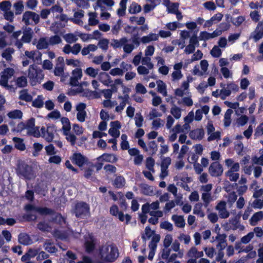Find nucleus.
I'll list each match as a JSON object with an SVG mask.
<instances>
[{
    "instance_id": "15",
    "label": "nucleus",
    "mask_w": 263,
    "mask_h": 263,
    "mask_svg": "<svg viewBox=\"0 0 263 263\" xmlns=\"http://www.w3.org/2000/svg\"><path fill=\"white\" fill-rule=\"evenodd\" d=\"M97 159L98 160H100V159L102 160V161L108 162H111V163H115L117 161L118 158L117 157L112 154H107V153H104L102 154L101 156L99 157Z\"/></svg>"
},
{
    "instance_id": "48",
    "label": "nucleus",
    "mask_w": 263,
    "mask_h": 263,
    "mask_svg": "<svg viewBox=\"0 0 263 263\" xmlns=\"http://www.w3.org/2000/svg\"><path fill=\"white\" fill-rule=\"evenodd\" d=\"M210 53L214 58H219L221 56L222 52L221 49L217 46H214L210 51Z\"/></svg>"
},
{
    "instance_id": "24",
    "label": "nucleus",
    "mask_w": 263,
    "mask_h": 263,
    "mask_svg": "<svg viewBox=\"0 0 263 263\" xmlns=\"http://www.w3.org/2000/svg\"><path fill=\"white\" fill-rule=\"evenodd\" d=\"M263 218V212L259 211L254 213L250 219V223L251 226H255L256 223Z\"/></svg>"
},
{
    "instance_id": "33",
    "label": "nucleus",
    "mask_w": 263,
    "mask_h": 263,
    "mask_svg": "<svg viewBox=\"0 0 263 263\" xmlns=\"http://www.w3.org/2000/svg\"><path fill=\"white\" fill-rule=\"evenodd\" d=\"M18 98L27 102H31L32 100V96L27 92V90L26 89L21 91V94Z\"/></svg>"
},
{
    "instance_id": "9",
    "label": "nucleus",
    "mask_w": 263,
    "mask_h": 263,
    "mask_svg": "<svg viewBox=\"0 0 263 263\" xmlns=\"http://www.w3.org/2000/svg\"><path fill=\"white\" fill-rule=\"evenodd\" d=\"M30 19H31L35 24H37L40 22V15L32 11H26L23 14L22 21L27 26L30 24L29 22Z\"/></svg>"
},
{
    "instance_id": "5",
    "label": "nucleus",
    "mask_w": 263,
    "mask_h": 263,
    "mask_svg": "<svg viewBox=\"0 0 263 263\" xmlns=\"http://www.w3.org/2000/svg\"><path fill=\"white\" fill-rule=\"evenodd\" d=\"M90 208L88 204L83 201L77 202L73 209V213L77 218H84L89 214Z\"/></svg>"
},
{
    "instance_id": "2",
    "label": "nucleus",
    "mask_w": 263,
    "mask_h": 263,
    "mask_svg": "<svg viewBox=\"0 0 263 263\" xmlns=\"http://www.w3.org/2000/svg\"><path fill=\"white\" fill-rule=\"evenodd\" d=\"M251 18L255 23L258 22L255 30L251 33L249 39L256 42L263 37V21L259 22L260 15L258 11L255 10L251 12L250 14Z\"/></svg>"
},
{
    "instance_id": "28",
    "label": "nucleus",
    "mask_w": 263,
    "mask_h": 263,
    "mask_svg": "<svg viewBox=\"0 0 263 263\" xmlns=\"http://www.w3.org/2000/svg\"><path fill=\"white\" fill-rule=\"evenodd\" d=\"M14 52V49L11 47L6 48L2 53V56L7 61H11L12 60V54Z\"/></svg>"
},
{
    "instance_id": "34",
    "label": "nucleus",
    "mask_w": 263,
    "mask_h": 263,
    "mask_svg": "<svg viewBox=\"0 0 263 263\" xmlns=\"http://www.w3.org/2000/svg\"><path fill=\"white\" fill-rule=\"evenodd\" d=\"M141 11V7L135 2H133L128 8L129 13L130 14H136Z\"/></svg>"
},
{
    "instance_id": "38",
    "label": "nucleus",
    "mask_w": 263,
    "mask_h": 263,
    "mask_svg": "<svg viewBox=\"0 0 263 263\" xmlns=\"http://www.w3.org/2000/svg\"><path fill=\"white\" fill-rule=\"evenodd\" d=\"M16 85L18 87H25L27 85V80L26 77L21 76L18 77L16 80Z\"/></svg>"
},
{
    "instance_id": "10",
    "label": "nucleus",
    "mask_w": 263,
    "mask_h": 263,
    "mask_svg": "<svg viewBox=\"0 0 263 263\" xmlns=\"http://www.w3.org/2000/svg\"><path fill=\"white\" fill-rule=\"evenodd\" d=\"M71 161L79 167H81L86 164L88 161L87 157L80 153H74L70 157Z\"/></svg>"
},
{
    "instance_id": "22",
    "label": "nucleus",
    "mask_w": 263,
    "mask_h": 263,
    "mask_svg": "<svg viewBox=\"0 0 263 263\" xmlns=\"http://www.w3.org/2000/svg\"><path fill=\"white\" fill-rule=\"evenodd\" d=\"M61 121L63 124L62 130L63 131L64 135H67V132H69L71 129L70 122L69 120L67 117H62Z\"/></svg>"
},
{
    "instance_id": "50",
    "label": "nucleus",
    "mask_w": 263,
    "mask_h": 263,
    "mask_svg": "<svg viewBox=\"0 0 263 263\" xmlns=\"http://www.w3.org/2000/svg\"><path fill=\"white\" fill-rule=\"evenodd\" d=\"M171 113L176 119H179L181 116V109L177 106H175L171 108Z\"/></svg>"
},
{
    "instance_id": "55",
    "label": "nucleus",
    "mask_w": 263,
    "mask_h": 263,
    "mask_svg": "<svg viewBox=\"0 0 263 263\" xmlns=\"http://www.w3.org/2000/svg\"><path fill=\"white\" fill-rule=\"evenodd\" d=\"M46 150V152L47 155L52 156L56 154V151H55V147L53 144H50L47 146H46L45 147Z\"/></svg>"
},
{
    "instance_id": "45",
    "label": "nucleus",
    "mask_w": 263,
    "mask_h": 263,
    "mask_svg": "<svg viewBox=\"0 0 263 263\" xmlns=\"http://www.w3.org/2000/svg\"><path fill=\"white\" fill-rule=\"evenodd\" d=\"M89 18L88 20V24L90 26H95L99 23V20L96 18V15L95 13H89Z\"/></svg>"
},
{
    "instance_id": "4",
    "label": "nucleus",
    "mask_w": 263,
    "mask_h": 263,
    "mask_svg": "<svg viewBox=\"0 0 263 263\" xmlns=\"http://www.w3.org/2000/svg\"><path fill=\"white\" fill-rule=\"evenodd\" d=\"M44 74L43 70L37 68L34 64L30 65L28 68V78L29 79L30 85L32 86L37 83H41L44 79Z\"/></svg>"
},
{
    "instance_id": "11",
    "label": "nucleus",
    "mask_w": 263,
    "mask_h": 263,
    "mask_svg": "<svg viewBox=\"0 0 263 263\" xmlns=\"http://www.w3.org/2000/svg\"><path fill=\"white\" fill-rule=\"evenodd\" d=\"M204 136V132L202 128H197L191 130L189 134L190 137L193 140H201Z\"/></svg>"
},
{
    "instance_id": "32",
    "label": "nucleus",
    "mask_w": 263,
    "mask_h": 263,
    "mask_svg": "<svg viewBox=\"0 0 263 263\" xmlns=\"http://www.w3.org/2000/svg\"><path fill=\"white\" fill-rule=\"evenodd\" d=\"M8 117L10 119H20L23 117V113L21 110L15 109L9 112L7 114Z\"/></svg>"
},
{
    "instance_id": "40",
    "label": "nucleus",
    "mask_w": 263,
    "mask_h": 263,
    "mask_svg": "<svg viewBox=\"0 0 263 263\" xmlns=\"http://www.w3.org/2000/svg\"><path fill=\"white\" fill-rule=\"evenodd\" d=\"M158 91L160 93L166 95V86L165 84L162 80L157 81Z\"/></svg>"
},
{
    "instance_id": "17",
    "label": "nucleus",
    "mask_w": 263,
    "mask_h": 263,
    "mask_svg": "<svg viewBox=\"0 0 263 263\" xmlns=\"http://www.w3.org/2000/svg\"><path fill=\"white\" fill-rule=\"evenodd\" d=\"M84 11L82 10H80L78 11L75 12L74 13V18H70L69 20L75 24L81 25L83 24L82 21L80 19L84 17Z\"/></svg>"
},
{
    "instance_id": "31",
    "label": "nucleus",
    "mask_w": 263,
    "mask_h": 263,
    "mask_svg": "<svg viewBox=\"0 0 263 263\" xmlns=\"http://www.w3.org/2000/svg\"><path fill=\"white\" fill-rule=\"evenodd\" d=\"M233 111L231 108L228 109L225 112L224 117V125L225 127H228L230 125L231 122V117Z\"/></svg>"
},
{
    "instance_id": "21",
    "label": "nucleus",
    "mask_w": 263,
    "mask_h": 263,
    "mask_svg": "<svg viewBox=\"0 0 263 263\" xmlns=\"http://www.w3.org/2000/svg\"><path fill=\"white\" fill-rule=\"evenodd\" d=\"M125 184V179L121 175L117 176L112 182V185L117 189H122Z\"/></svg>"
},
{
    "instance_id": "23",
    "label": "nucleus",
    "mask_w": 263,
    "mask_h": 263,
    "mask_svg": "<svg viewBox=\"0 0 263 263\" xmlns=\"http://www.w3.org/2000/svg\"><path fill=\"white\" fill-rule=\"evenodd\" d=\"M44 248L46 251L50 253H55L58 249L54 245V243L51 240H46L44 243Z\"/></svg>"
},
{
    "instance_id": "41",
    "label": "nucleus",
    "mask_w": 263,
    "mask_h": 263,
    "mask_svg": "<svg viewBox=\"0 0 263 263\" xmlns=\"http://www.w3.org/2000/svg\"><path fill=\"white\" fill-rule=\"evenodd\" d=\"M44 102L43 101L42 96H38L32 103V106L36 108H42L43 106Z\"/></svg>"
},
{
    "instance_id": "62",
    "label": "nucleus",
    "mask_w": 263,
    "mask_h": 263,
    "mask_svg": "<svg viewBox=\"0 0 263 263\" xmlns=\"http://www.w3.org/2000/svg\"><path fill=\"white\" fill-rule=\"evenodd\" d=\"M160 227L161 229H165L169 231H172L173 229L172 224L167 221L161 222Z\"/></svg>"
},
{
    "instance_id": "53",
    "label": "nucleus",
    "mask_w": 263,
    "mask_h": 263,
    "mask_svg": "<svg viewBox=\"0 0 263 263\" xmlns=\"http://www.w3.org/2000/svg\"><path fill=\"white\" fill-rule=\"evenodd\" d=\"M85 73L92 78H95L98 73V70L89 67L86 68Z\"/></svg>"
},
{
    "instance_id": "7",
    "label": "nucleus",
    "mask_w": 263,
    "mask_h": 263,
    "mask_svg": "<svg viewBox=\"0 0 263 263\" xmlns=\"http://www.w3.org/2000/svg\"><path fill=\"white\" fill-rule=\"evenodd\" d=\"M239 164L238 162H235L225 173L226 176L228 177L231 181H236L239 177V174L237 173L239 171Z\"/></svg>"
},
{
    "instance_id": "8",
    "label": "nucleus",
    "mask_w": 263,
    "mask_h": 263,
    "mask_svg": "<svg viewBox=\"0 0 263 263\" xmlns=\"http://www.w3.org/2000/svg\"><path fill=\"white\" fill-rule=\"evenodd\" d=\"M223 167L218 161L212 162L209 168V172L211 176L213 177H219L223 173Z\"/></svg>"
},
{
    "instance_id": "59",
    "label": "nucleus",
    "mask_w": 263,
    "mask_h": 263,
    "mask_svg": "<svg viewBox=\"0 0 263 263\" xmlns=\"http://www.w3.org/2000/svg\"><path fill=\"white\" fill-rule=\"evenodd\" d=\"M199 37L198 38L196 34L194 33L190 38L189 44L196 47H198L199 45Z\"/></svg>"
},
{
    "instance_id": "52",
    "label": "nucleus",
    "mask_w": 263,
    "mask_h": 263,
    "mask_svg": "<svg viewBox=\"0 0 263 263\" xmlns=\"http://www.w3.org/2000/svg\"><path fill=\"white\" fill-rule=\"evenodd\" d=\"M65 219L60 213H57L55 216L52 217L51 221L57 224H61L62 221H64Z\"/></svg>"
},
{
    "instance_id": "37",
    "label": "nucleus",
    "mask_w": 263,
    "mask_h": 263,
    "mask_svg": "<svg viewBox=\"0 0 263 263\" xmlns=\"http://www.w3.org/2000/svg\"><path fill=\"white\" fill-rule=\"evenodd\" d=\"M202 204L201 203H196L193 209V213L198 215L200 217H203L205 216L204 213L201 210Z\"/></svg>"
},
{
    "instance_id": "60",
    "label": "nucleus",
    "mask_w": 263,
    "mask_h": 263,
    "mask_svg": "<svg viewBox=\"0 0 263 263\" xmlns=\"http://www.w3.org/2000/svg\"><path fill=\"white\" fill-rule=\"evenodd\" d=\"M254 237V233L250 232L247 235L243 236L241 238V241L244 244H247L250 242L251 239Z\"/></svg>"
},
{
    "instance_id": "26",
    "label": "nucleus",
    "mask_w": 263,
    "mask_h": 263,
    "mask_svg": "<svg viewBox=\"0 0 263 263\" xmlns=\"http://www.w3.org/2000/svg\"><path fill=\"white\" fill-rule=\"evenodd\" d=\"M127 39L125 37H122L119 40L113 39L112 40L111 45L114 48L117 49L122 47L123 44L127 43Z\"/></svg>"
},
{
    "instance_id": "49",
    "label": "nucleus",
    "mask_w": 263,
    "mask_h": 263,
    "mask_svg": "<svg viewBox=\"0 0 263 263\" xmlns=\"http://www.w3.org/2000/svg\"><path fill=\"white\" fill-rule=\"evenodd\" d=\"M64 39L68 43L76 42L78 40L77 36L73 33H67L64 36Z\"/></svg>"
},
{
    "instance_id": "16",
    "label": "nucleus",
    "mask_w": 263,
    "mask_h": 263,
    "mask_svg": "<svg viewBox=\"0 0 263 263\" xmlns=\"http://www.w3.org/2000/svg\"><path fill=\"white\" fill-rule=\"evenodd\" d=\"M114 4L115 2L114 0H97L96 5L93 6V8L96 10L98 7H100L101 11H103L105 9V8L103 6V4H105L108 7H111Z\"/></svg>"
},
{
    "instance_id": "54",
    "label": "nucleus",
    "mask_w": 263,
    "mask_h": 263,
    "mask_svg": "<svg viewBox=\"0 0 263 263\" xmlns=\"http://www.w3.org/2000/svg\"><path fill=\"white\" fill-rule=\"evenodd\" d=\"M104 170L108 174H114L117 172V168L111 164H106L104 166Z\"/></svg>"
},
{
    "instance_id": "35",
    "label": "nucleus",
    "mask_w": 263,
    "mask_h": 263,
    "mask_svg": "<svg viewBox=\"0 0 263 263\" xmlns=\"http://www.w3.org/2000/svg\"><path fill=\"white\" fill-rule=\"evenodd\" d=\"M37 228L42 232H49L51 230V227L45 221H40L37 224Z\"/></svg>"
},
{
    "instance_id": "27",
    "label": "nucleus",
    "mask_w": 263,
    "mask_h": 263,
    "mask_svg": "<svg viewBox=\"0 0 263 263\" xmlns=\"http://www.w3.org/2000/svg\"><path fill=\"white\" fill-rule=\"evenodd\" d=\"M33 32L30 28H28L27 30L24 32L23 35L22 37V41L23 42L29 43L31 42Z\"/></svg>"
},
{
    "instance_id": "29",
    "label": "nucleus",
    "mask_w": 263,
    "mask_h": 263,
    "mask_svg": "<svg viewBox=\"0 0 263 263\" xmlns=\"http://www.w3.org/2000/svg\"><path fill=\"white\" fill-rule=\"evenodd\" d=\"M155 233V231H152L149 226L146 227L145 229V234H142L141 236L143 241L145 243L146 240L149 239Z\"/></svg>"
},
{
    "instance_id": "6",
    "label": "nucleus",
    "mask_w": 263,
    "mask_h": 263,
    "mask_svg": "<svg viewBox=\"0 0 263 263\" xmlns=\"http://www.w3.org/2000/svg\"><path fill=\"white\" fill-rule=\"evenodd\" d=\"M24 209L27 212L34 211L41 215H53L55 214V211L53 209L47 207L36 206L31 204H26Z\"/></svg>"
},
{
    "instance_id": "19",
    "label": "nucleus",
    "mask_w": 263,
    "mask_h": 263,
    "mask_svg": "<svg viewBox=\"0 0 263 263\" xmlns=\"http://www.w3.org/2000/svg\"><path fill=\"white\" fill-rule=\"evenodd\" d=\"M100 81L106 86H108L112 83V80H111L109 75L105 72H101L99 74Z\"/></svg>"
},
{
    "instance_id": "63",
    "label": "nucleus",
    "mask_w": 263,
    "mask_h": 263,
    "mask_svg": "<svg viewBox=\"0 0 263 263\" xmlns=\"http://www.w3.org/2000/svg\"><path fill=\"white\" fill-rule=\"evenodd\" d=\"M62 41L61 37L58 35H55L50 37L49 43L51 45H56L60 43Z\"/></svg>"
},
{
    "instance_id": "20",
    "label": "nucleus",
    "mask_w": 263,
    "mask_h": 263,
    "mask_svg": "<svg viewBox=\"0 0 263 263\" xmlns=\"http://www.w3.org/2000/svg\"><path fill=\"white\" fill-rule=\"evenodd\" d=\"M12 140L15 143L14 147L15 148L21 151L25 150L26 145L24 143L23 139L14 137L12 138Z\"/></svg>"
},
{
    "instance_id": "64",
    "label": "nucleus",
    "mask_w": 263,
    "mask_h": 263,
    "mask_svg": "<svg viewBox=\"0 0 263 263\" xmlns=\"http://www.w3.org/2000/svg\"><path fill=\"white\" fill-rule=\"evenodd\" d=\"M254 163L263 166V154L259 157L255 156L252 158Z\"/></svg>"
},
{
    "instance_id": "58",
    "label": "nucleus",
    "mask_w": 263,
    "mask_h": 263,
    "mask_svg": "<svg viewBox=\"0 0 263 263\" xmlns=\"http://www.w3.org/2000/svg\"><path fill=\"white\" fill-rule=\"evenodd\" d=\"M14 6L15 8V14H20L23 11L24 5L22 1L18 2L14 4Z\"/></svg>"
},
{
    "instance_id": "12",
    "label": "nucleus",
    "mask_w": 263,
    "mask_h": 263,
    "mask_svg": "<svg viewBox=\"0 0 263 263\" xmlns=\"http://www.w3.org/2000/svg\"><path fill=\"white\" fill-rule=\"evenodd\" d=\"M18 240L20 243L24 246H28L32 243V240L30 236L24 233H21L18 235Z\"/></svg>"
},
{
    "instance_id": "57",
    "label": "nucleus",
    "mask_w": 263,
    "mask_h": 263,
    "mask_svg": "<svg viewBox=\"0 0 263 263\" xmlns=\"http://www.w3.org/2000/svg\"><path fill=\"white\" fill-rule=\"evenodd\" d=\"M11 6V3L8 1H4L0 3V8L4 11L9 10L10 9Z\"/></svg>"
},
{
    "instance_id": "51",
    "label": "nucleus",
    "mask_w": 263,
    "mask_h": 263,
    "mask_svg": "<svg viewBox=\"0 0 263 263\" xmlns=\"http://www.w3.org/2000/svg\"><path fill=\"white\" fill-rule=\"evenodd\" d=\"M109 41L106 39H103L99 41L98 46L103 50H107L108 48Z\"/></svg>"
},
{
    "instance_id": "25",
    "label": "nucleus",
    "mask_w": 263,
    "mask_h": 263,
    "mask_svg": "<svg viewBox=\"0 0 263 263\" xmlns=\"http://www.w3.org/2000/svg\"><path fill=\"white\" fill-rule=\"evenodd\" d=\"M172 219L175 222V223L177 227L183 228L185 226V223L182 216L173 215L172 217Z\"/></svg>"
},
{
    "instance_id": "1",
    "label": "nucleus",
    "mask_w": 263,
    "mask_h": 263,
    "mask_svg": "<svg viewBox=\"0 0 263 263\" xmlns=\"http://www.w3.org/2000/svg\"><path fill=\"white\" fill-rule=\"evenodd\" d=\"M99 254L102 260L106 262H114L119 257V250L115 244L105 245L99 248Z\"/></svg>"
},
{
    "instance_id": "30",
    "label": "nucleus",
    "mask_w": 263,
    "mask_h": 263,
    "mask_svg": "<svg viewBox=\"0 0 263 263\" xmlns=\"http://www.w3.org/2000/svg\"><path fill=\"white\" fill-rule=\"evenodd\" d=\"M127 1L128 0H121L120 2V8L117 10V14L119 16H123L125 14Z\"/></svg>"
},
{
    "instance_id": "56",
    "label": "nucleus",
    "mask_w": 263,
    "mask_h": 263,
    "mask_svg": "<svg viewBox=\"0 0 263 263\" xmlns=\"http://www.w3.org/2000/svg\"><path fill=\"white\" fill-rule=\"evenodd\" d=\"M210 39H212L211 33L205 31L200 32L199 36V40L200 41H206Z\"/></svg>"
},
{
    "instance_id": "46",
    "label": "nucleus",
    "mask_w": 263,
    "mask_h": 263,
    "mask_svg": "<svg viewBox=\"0 0 263 263\" xmlns=\"http://www.w3.org/2000/svg\"><path fill=\"white\" fill-rule=\"evenodd\" d=\"M74 2L78 7L83 9H87L90 6L88 0H75Z\"/></svg>"
},
{
    "instance_id": "18",
    "label": "nucleus",
    "mask_w": 263,
    "mask_h": 263,
    "mask_svg": "<svg viewBox=\"0 0 263 263\" xmlns=\"http://www.w3.org/2000/svg\"><path fill=\"white\" fill-rule=\"evenodd\" d=\"M83 97H85L88 98L89 100L92 99H97L100 97V95L99 92L96 91H92L89 89H84L82 91Z\"/></svg>"
},
{
    "instance_id": "47",
    "label": "nucleus",
    "mask_w": 263,
    "mask_h": 263,
    "mask_svg": "<svg viewBox=\"0 0 263 263\" xmlns=\"http://www.w3.org/2000/svg\"><path fill=\"white\" fill-rule=\"evenodd\" d=\"M118 216L119 220L122 222L124 221L125 218L126 223H128L132 219L130 215L127 214L124 215L123 212L122 211H120L119 212Z\"/></svg>"
},
{
    "instance_id": "61",
    "label": "nucleus",
    "mask_w": 263,
    "mask_h": 263,
    "mask_svg": "<svg viewBox=\"0 0 263 263\" xmlns=\"http://www.w3.org/2000/svg\"><path fill=\"white\" fill-rule=\"evenodd\" d=\"M171 163V159L169 157H165L162 159L161 168H168Z\"/></svg>"
},
{
    "instance_id": "42",
    "label": "nucleus",
    "mask_w": 263,
    "mask_h": 263,
    "mask_svg": "<svg viewBox=\"0 0 263 263\" xmlns=\"http://www.w3.org/2000/svg\"><path fill=\"white\" fill-rule=\"evenodd\" d=\"M146 167L150 171L154 172V166L155 165V160L151 157H147L146 159Z\"/></svg>"
},
{
    "instance_id": "39",
    "label": "nucleus",
    "mask_w": 263,
    "mask_h": 263,
    "mask_svg": "<svg viewBox=\"0 0 263 263\" xmlns=\"http://www.w3.org/2000/svg\"><path fill=\"white\" fill-rule=\"evenodd\" d=\"M48 43L44 37H41L39 39L36 45V48L39 50L46 49L48 48Z\"/></svg>"
},
{
    "instance_id": "14",
    "label": "nucleus",
    "mask_w": 263,
    "mask_h": 263,
    "mask_svg": "<svg viewBox=\"0 0 263 263\" xmlns=\"http://www.w3.org/2000/svg\"><path fill=\"white\" fill-rule=\"evenodd\" d=\"M141 192L142 194L147 196H152L154 194L153 187L145 183L140 184L139 185Z\"/></svg>"
},
{
    "instance_id": "44",
    "label": "nucleus",
    "mask_w": 263,
    "mask_h": 263,
    "mask_svg": "<svg viewBox=\"0 0 263 263\" xmlns=\"http://www.w3.org/2000/svg\"><path fill=\"white\" fill-rule=\"evenodd\" d=\"M135 125L137 127H141L142 126L143 122V117L142 116L141 114L136 113V116L135 118Z\"/></svg>"
},
{
    "instance_id": "36",
    "label": "nucleus",
    "mask_w": 263,
    "mask_h": 263,
    "mask_svg": "<svg viewBox=\"0 0 263 263\" xmlns=\"http://www.w3.org/2000/svg\"><path fill=\"white\" fill-rule=\"evenodd\" d=\"M40 127L34 126L27 130V135L29 136H33L35 138H39L41 137V134L40 131Z\"/></svg>"
},
{
    "instance_id": "13",
    "label": "nucleus",
    "mask_w": 263,
    "mask_h": 263,
    "mask_svg": "<svg viewBox=\"0 0 263 263\" xmlns=\"http://www.w3.org/2000/svg\"><path fill=\"white\" fill-rule=\"evenodd\" d=\"M85 251L88 253H92L96 247L95 240L93 237H90V240H86L84 243Z\"/></svg>"
},
{
    "instance_id": "3",
    "label": "nucleus",
    "mask_w": 263,
    "mask_h": 263,
    "mask_svg": "<svg viewBox=\"0 0 263 263\" xmlns=\"http://www.w3.org/2000/svg\"><path fill=\"white\" fill-rule=\"evenodd\" d=\"M16 173L18 176L27 180H30L35 177L32 165H29L24 161L18 163Z\"/></svg>"
},
{
    "instance_id": "43",
    "label": "nucleus",
    "mask_w": 263,
    "mask_h": 263,
    "mask_svg": "<svg viewBox=\"0 0 263 263\" xmlns=\"http://www.w3.org/2000/svg\"><path fill=\"white\" fill-rule=\"evenodd\" d=\"M201 198L204 202L205 207H207L212 200L211 195L209 193H203L201 195Z\"/></svg>"
}]
</instances>
